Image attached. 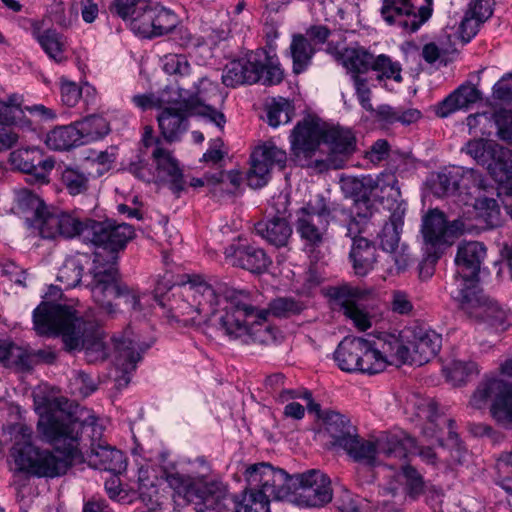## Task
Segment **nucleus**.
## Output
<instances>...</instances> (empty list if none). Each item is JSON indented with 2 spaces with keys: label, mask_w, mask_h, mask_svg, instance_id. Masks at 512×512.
I'll list each match as a JSON object with an SVG mask.
<instances>
[{
  "label": "nucleus",
  "mask_w": 512,
  "mask_h": 512,
  "mask_svg": "<svg viewBox=\"0 0 512 512\" xmlns=\"http://www.w3.org/2000/svg\"><path fill=\"white\" fill-rule=\"evenodd\" d=\"M35 410L39 415L37 428L42 437L54 445V450L40 449L32 443V428L24 423L8 427L14 442L11 457L17 470L37 477H57L65 474L78 455L81 432L93 426L96 417L65 397H57L47 386L33 391Z\"/></svg>",
  "instance_id": "1"
},
{
  "label": "nucleus",
  "mask_w": 512,
  "mask_h": 512,
  "mask_svg": "<svg viewBox=\"0 0 512 512\" xmlns=\"http://www.w3.org/2000/svg\"><path fill=\"white\" fill-rule=\"evenodd\" d=\"M166 285L158 283L154 300L167 307L173 318L185 317V322L208 325L231 339L247 341L264 325L269 311L256 307L249 293L218 284L213 287L200 277L180 286H171V296H163Z\"/></svg>",
  "instance_id": "2"
},
{
  "label": "nucleus",
  "mask_w": 512,
  "mask_h": 512,
  "mask_svg": "<svg viewBox=\"0 0 512 512\" xmlns=\"http://www.w3.org/2000/svg\"><path fill=\"white\" fill-rule=\"evenodd\" d=\"M134 236L133 228L126 223L114 220L93 221L84 230V240H89L103 251H98L93 259L91 288L93 299L107 313H115V307L126 305L133 312H144L150 296L139 295L135 290L122 286L117 281L116 253L126 246Z\"/></svg>",
  "instance_id": "3"
},
{
  "label": "nucleus",
  "mask_w": 512,
  "mask_h": 512,
  "mask_svg": "<svg viewBox=\"0 0 512 512\" xmlns=\"http://www.w3.org/2000/svg\"><path fill=\"white\" fill-rule=\"evenodd\" d=\"M60 289L50 286L45 300L34 310L33 322L40 335H61L68 350L83 348L89 361L104 359L107 355L103 339L98 333H88L85 322L71 307L55 303Z\"/></svg>",
  "instance_id": "4"
},
{
  "label": "nucleus",
  "mask_w": 512,
  "mask_h": 512,
  "mask_svg": "<svg viewBox=\"0 0 512 512\" xmlns=\"http://www.w3.org/2000/svg\"><path fill=\"white\" fill-rule=\"evenodd\" d=\"M289 141L291 154L301 166L309 164L312 155L321 145L328 146V165L333 168H341L343 158L355 150V137L349 129L327 127L313 116L304 118L295 126Z\"/></svg>",
  "instance_id": "5"
},
{
  "label": "nucleus",
  "mask_w": 512,
  "mask_h": 512,
  "mask_svg": "<svg viewBox=\"0 0 512 512\" xmlns=\"http://www.w3.org/2000/svg\"><path fill=\"white\" fill-rule=\"evenodd\" d=\"M262 474L257 479L265 480V484L276 487L272 494L280 501L287 500L307 507H322L333 498L329 477L318 469H310L303 473L288 475L284 470L273 466H262ZM252 479L256 484L258 480Z\"/></svg>",
  "instance_id": "6"
},
{
  "label": "nucleus",
  "mask_w": 512,
  "mask_h": 512,
  "mask_svg": "<svg viewBox=\"0 0 512 512\" xmlns=\"http://www.w3.org/2000/svg\"><path fill=\"white\" fill-rule=\"evenodd\" d=\"M333 444L342 448L355 462L365 466L380 465L384 459L402 460L416 449L414 438L405 432H381L367 439L353 431L335 434Z\"/></svg>",
  "instance_id": "7"
},
{
  "label": "nucleus",
  "mask_w": 512,
  "mask_h": 512,
  "mask_svg": "<svg viewBox=\"0 0 512 512\" xmlns=\"http://www.w3.org/2000/svg\"><path fill=\"white\" fill-rule=\"evenodd\" d=\"M166 481L174 492L187 503L195 504L196 512H226L228 494L225 487L215 481L207 482L204 476L171 473Z\"/></svg>",
  "instance_id": "8"
},
{
  "label": "nucleus",
  "mask_w": 512,
  "mask_h": 512,
  "mask_svg": "<svg viewBox=\"0 0 512 512\" xmlns=\"http://www.w3.org/2000/svg\"><path fill=\"white\" fill-rule=\"evenodd\" d=\"M141 141L146 148L152 147V164L146 167L140 164H132L130 172L145 182L167 183L174 190L182 188V170L177 159L164 147L163 142L154 137L153 129L146 126L142 133Z\"/></svg>",
  "instance_id": "9"
},
{
  "label": "nucleus",
  "mask_w": 512,
  "mask_h": 512,
  "mask_svg": "<svg viewBox=\"0 0 512 512\" xmlns=\"http://www.w3.org/2000/svg\"><path fill=\"white\" fill-rule=\"evenodd\" d=\"M174 102L180 104L184 111L200 116L222 129L226 123L222 112L213 107L214 103L223 102L216 81L208 77L198 78L189 89L173 88Z\"/></svg>",
  "instance_id": "10"
},
{
  "label": "nucleus",
  "mask_w": 512,
  "mask_h": 512,
  "mask_svg": "<svg viewBox=\"0 0 512 512\" xmlns=\"http://www.w3.org/2000/svg\"><path fill=\"white\" fill-rule=\"evenodd\" d=\"M471 230L472 226L466 225L463 218L448 221L441 211H429L423 217L421 227L424 254L438 259L460 235Z\"/></svg>",
  "instance_id": "11"
},
{
  "label": "nucleus",
  "mask_w": 512,
  "mask_h": 512,
  "mask_svg": "<svg viewBox=\"0 0 512 512\" xmlns=\"http://www.w3.org/2000/svg\"><path fill=\"white\" fill-rule=\"evenodd\" d=\"M334 211L323 197H316L297 212L296 231L307 253L312 254L326 240L327 226Z\"/></svg>",
  "instance_id": "12"
},
{
  "label": "nucleus",
  "mask_w": 512,
  "mask_h": 512,
  "mask_svg": "<svg viewBox=\"0 0 512 512\" xmlns=\"http://www.w3.org/2000/svg\"><path fill=\"white\" fill-rule=\"evenodd\" d=\"M452 298L469 318L497 331H504L512 325V314L486 296L481 289L473 290L470 294L453 293Z\"/></svg>",
  "instance_id": "13"
},
{
  "label": "nucleus",
  "mask_w": 512,
  "mask_h": 512,
  "mask_svg": "<svg viewBox=\"0 0 512 512\" xmlns=\"http://www.w3.org/2000/svg\"><path fill=\"white\" fill-rule=\"evenodd\" d=\"M486 256L485 246L477 241L463 242L458 246L455 257L456 264V288L450 294L462 292L470 294L473 290H479L478 280L481 274V265Z\"/></svg>",
  "instance_id": "14"
},
{
  "label": "nucleus",
  "mask_w": 512,
  "mask_h": 512,
  "mask_svg": "<svg viewBox=\"0 0 512 512\" xmlns=\"http://www.w3.org/2000/svg\"><path fill=\"white\" fill-rule=\"evenodd\" d=\"M433 0H384L381 15L388 24L418 30L432 15Z\"/></svg>",
  "instance_id": "15"
},
{
  "label": "nucleus",
  "mask_w": 512,
  "mask_h": 512,
  "mask_svg": "<svg viewBox=\"0 0 512 512\" xmlns=\"http://www.w3.org/2000/svg\"><path fill=\"white\" fill-rule=\"evenodd\" d=\"M287 161L286 151L279 148L273 141H266L257 146L251 154L250 168L246 181L253 189L265 186L274 167L283 169Z\"/></svg>",
  "instance_id": "16"
},
{
  "label": "nucleus",
  "mask_w": 512,
  "mask_h": 512,
  "mask_svg": "<svg viewBox=\"0 0 512 512\" xmlns=\"http://www.w3.org/2000/svg\"><path fill=\"white\" fill-rule=\"evenodd\" d=\"M472 190L473 192H470L471 194L463 201L466 206V210L463 211V218L467 221H476V224H470L472 229L498 226L501 222L500 208L495 199L482 194L486 191L483 181L479 179L477 183L472 185ZM466 225H469V223H466Z\"/></svg>",
  "instance_id": "17"
},
{
  "label": "nucleus",
  "mask_w": 512,
  "mask_h": 512,
  "mask_svg": "<svg viewBox=\"0 0 512 512\" xmlns=\"http://www.w3.org/2000/svg\"><path fill=\"white\" fill-rule=\"evenodd\" d=\"M262 466H272L267 462L255 463L249 465L245 472L244 478L247 483L246 493L241 503L236 506V512H270L269 503L271 499L280 500L276 495L272 494L274 486L265 484V480L258 479L255 483L252 479L256 480L262 474Z\"/></svg>",
  "instance_id": "18"
},
{
  "label": "nucleus",
  "mask_w": 512,
  "mask_h": 512,
  "mask_svg": "<svg viewBox=\"0 0 512 512\" xmlns=\"http://www.w3.org/2000/svg\"><path fill=\"white\" fill-rule=\"evenodd\" d=\"M362 207H366L365 201L355 203L354 211L358 214L359 220L353 219L347 226V235L352 238V248L350 251V258L353 263L354 271L357 275L364 276L369 273L375 262V248L364 237H358L362 232L360 223L367 218V214H360Z\"/></svg>",
  "instance_id": "19"
},
{
  "label": "nucleus",
  "mask_w": 512,
  "mask_h": 512,
  "mask_svg": "<svg viewBox=\"0 0 512 512\" xmlns=\"http://www.w3.org/2000/svg\"><path fill=\"white\" fill-rule=\"evenodd\" d=\"M353 299L347 300L343 304V310L356 328L361 331L369 329L375 322L379 320L381 315L380 300L372 292H365L355 289L352 292Z\"/></svg>",
  "instance_id": "20"
},
{
  "label": "nucleus",
  "mask_w": 512,
  "mask_h": 512,
  "mask_svg": "<svg viewBox=\"0 0 512 512\" xmlns=\"http://www.w3.org/2000/svg\"><path fill=\"white\" fill-rule=\"evenodd\" d=\"M410 330L401 332H383L380 333L375 342L380 350L382 358L385 359L386 367L388 365H402L411 359L410 344L412 342Z\"/></svg>",
  "instance_id": "21"
},
{
  "label": "nucleus",
  "mask_w": 512,
  "mask_h": 512,
  "mask_svg": "<svg viewBox=\"0 0 512 512\" xmlns=\"http://www.w3.org/2000/svg\"><path fill=\"white\" fill-rule=\"evenodd\" d=\"M265 58V50L250 51L231 61L222 75L224 85L235 87L241 84H253L259 81L258 65Z\"/></svg>",
  "instance_id": "22"
},
{
  "label": "nucleus",
  "mask_w": 512,
  "mask_h": 512,
  "mask_svg": "<svg viewBox=\"0 0 512 512\" xmlns=\"http://www.w3.org/2000/svg\"><path fill=\"white\" fill-rule=\"evenodd\" d=\"M10 162L16 169L33 175L40 183H48L50 172L54 168V161L43 158L42 150L37 147L13 151Z\"/></svg>",
  "instance_id": "23"
},
{
  "label": "nucleus",
  "mask_w": 512,
  "mask_h": 512,
  "mask_svg": "<svg viewBox=\"0 0 512 512\" xmlns=\"http://www.w3.org/2000/svg\"><path fill=\"white\" fill-rule=\"evenodd\" d=\"M477 173L473 169L452 167L445 169L437 175V183L433 186V192L437 195L455 194L458 192L459 201H464L471 194L466 192L472 189L471 182L477 183Z\"/></svg>",
  "instance_id": "24"
},
{
  "label": "nucleus",
  "mask_w": 512,
  "mask_h": 512,
  "mask_svg": "<svg viewBox=\"0 0 512 512\" xmlns=\"http://www.w3.org/2000/svg\"><path fill=\"white\" fill-rule=\"evenodd\" d=\"M474 8L467 9L464 16L458 20L450 18L445 33L451 44L457 41L468 43L478 33L481 25L489 19V9L484 7L482 12L474 16Z\"/></svg>",
  "instance_id": "25"
},
{
  "label": "nucleus",
  "mask_w": 512,
  "mask_h": 512,
  "mask_svg": "<svg viewBox=\"0 0 512 512\" xmlns=\"http://www.w3.org/2000/svg\"><path fill=\"white\" fill-rule=\"evenodd\" d=\"M474 8L467 9L464 16L458 20L450 18L445 33L451 44L457 41L468 43L478 33L481 25L489 19V9L484 7L482 12L474 16Z\"/></svg>",
  "instance_id": "26"
},
{
  "label": "nucleus",
  "mask_w": 512,
  "mask_h": 512,
  "mask_svg": "<svg viewBox=\"0 0 512 512\" xmlns=\"http://www.w3.org/2000/svg\"><path fill=\"white\" fill-rule=\"evenodd\" d=\"M137 493L150 512H165L169 501L160 491L159 480L154 471L144 467L138 470Z\"/></svg>",
  "instance_id": "27"
},
{
  "label": "nucleus",
  "mask_w": 512,
  "mask_h": 512,
  "mask_svg": "<svg viewBox=\"0 0 512 512\" xmlns=\"http://www.w3.org/2000/svg\"><path fill=\"white\" fill-rule=\"evenodd\" d=\"M367 350V339L347 337L340 342L334 352V360L342 371L356 373L360 370L361 356Z\"/></svg>",
  "instance_id": "28"
},
{
  "label": "nucleus",
  "mask_w": 512,
  "mask_h": 512,
  "mask_svg": "<svg viewBox=\"0 0 512 512\" xmlns=\"http://www.w3.org/2000/svg\"><path fill=\"white\" fill-rule=\"evenodd\" d=\"M481 98L480 91L470 83L463 84L434 106L437 116L445 118L459 110H468Z\"/></svg>",
  "instance_id": "29"
},
{
  "label": "nucleus",
  "mask_w": 512,
  "mask_h": 512,
  "mask_svg": "<svg viewBox=\"0 0 512 512\" xmlns=\"http://www.w3.org/2000/svg\"><path fill=\"white\" fill-rule=\"evenodd\" d=\"M226 258L234 266L260 273L267 269L271 263L269 257L261 248L254 246H230L226 249Z\"/></svg>",
  "instance_id": "30"
},
{
  "label": "nucleus",
  "mask_w": 512,
  "mask_h": 512,
  "mask_svg": "<svg viewBox=\"0 0 512 512\" xmlns=\"http://www.w3.org/2000/svg\"><path fill=\"white\" fill-rule=\"evenodd\" d=\"M89 463L95 468L119 474L126 468V458L122 451L104 443H92Z\"/></svg>",
  "instance_id": "31"
},
{
  "label": "nucleus",
  "mask_w": 512,
  "mask_h": 512,
  "mask_svg": "<svg viewBox=\"0 0 512 512\" xmlns=\"http://www.w3.org/2000/svg\"><path fill=\"white\" fill-rule=\"evenodd\" d=\"M158 115V124L163 136L172 141L186 129V117L192 115L184 111L178 103H164Z\"/></svg>",
  "instance_id": "32"
},
{
  "label": "nucleus",
  "mask_w": 512,
  "mask_h": 512,
  "mask_svg": "<svg viewBox=\"0 0 512 512\" xmlns=\"http://www.w3.org/2000/svg\"><path fill=\"white\" fill-rule=\"evenodd\" d=\"M370 70L379 85L389 91L394 90L390 83L400 84L403 79L401 64L385 54L374 56Z\"/></svg>",
  "instance_id": "33"
},
{
  "label": "nucleus",
  "mask_w": 512,
  "mask_h": 512,
  "mask_svg": "<svg viewBox=\"0 0 512 512\" xmlns=\"http://www.w3.org/2000/svg\"><path fill=\"white\" fill-rule=\"evenodd\" d=\"M412 336L410 349L413 347L415 353L411 354L409 362L416 365H423L435 357L441 346L440 336L433 331H419Z\"/></svg>",
  "instance_id": "34"
},
{
  "label": "nucleus",
  "mask_w": 512,
  "mask_h": 512,
  "mask_svg": "<svg viewBox=\"0 0 512 512\" xmlns=\"http://www.w3.org/2000/svg\"><path fill=\"white\" fill-rule=\"evenodd\" d=\"M495 388L494 399L490 405V415L504 428L512 425V386H488Z\"/></svg>",
  "instance_id": "35"
},
{
  "label": "nucleus",
  "mask_w": 512,
  "mask_h": 512,
  "mask_svg": "<svg viewBox=\"0 0 512 512\" xmlns=\"http://www.w3.org/2000/svg\"><path fill=\"white\" fill-rule=\"evenodd\" d=\"M78 136L75 122L69 125L56 126L46 134L45 144L51 150L68 151L81 146Z\"/></svg>",
  "instance_id": "36"
},
{
  "label": "nucleus",
  "mask_w": 512,
  "mask_h": 512,
  "mask_svg": "<svg viewBox=\"0 0 512 512\" xmlns=\"http://www.w3.org/2000/svg\"><path fill=\"white\" fill-rule=\"evenodd\" d=\"M257 233L270 244L285 246L292 234V229L283 217H275L256 225Z\"/></svg>",
  "instance_id": "37"
},
{
  "label": "nucleus",
  "mask_w": 512,
  "mask_h": 512,
  "mask_svg": "<svg viewBox=\"0 0 512 512\" xmlns=\"http://www.w3.org/2000/svg\"><path fill=\"white\" fill-rule=\"evenodd\" d=\"M82 145H86L104 138L110 132L108 121L100 115H91L75 121Z\"/></svg>",
  "instance_id": "38"
},
{
  "label": "nucleus",
  "mask_w": 512,
  "mask_h": 512,
  "mask_svg": "<svg viewBox=\"0 0 512 512\" xmlns=\"http://www.w3.org/2000/svg\"><path fill=\"white\" fill-rule=\"evenodd\" d=\"M36 39L50 59L57 63L68 59L69 43L63 34L56 30L48 29L39 33Z\"/></svg>",
  "instance_id": "39"
},
{
  "label": "nucleus",
  "mask_w": 512,
  "mask_h": 512,
  "mask_svg": "<svg viewBox=\"0 0 512 512\" xmlns=\"http://www.w3.org/2000/svg\"><path fill=\"white\" fill-rule=\"evenodd\" d=\"M382 249L393 254V260L399 270L405 269L408 265V254L406 248H399V225L395 222L384 226L380 235Z\"/></svg>",
  "instance_id": "40"
},
{
  "label": "nucleus",
  "mask_w": 512,
  "mask_h": 512,
  "mask_svg": "<svg viewBox=\"0 0 512 512\" xmlns=\"http://www.w3.org/2000/svg\"><path fill=\"white\" fill-rule=\"evenodd\" d=\"M113 345L119 354V358L123 360L129 368L132 369L140 360L141 353L149 347L139 343V341L135 339L133 333L129 331H126L121 336L114 337Z\"/></svg>",
  "instance_id": "41"
},
{
  "label": "nucleus",
  "mask_w": 512,
  "mask_h": 512,
  "mask_svg": "<svg viewBox=\"0 0 512 512\" xmlns=\"http://www.w3.org/2000/svg\"><path fill=\"white\" fill-rule=\"evenodd\" d=\"M90 262L86 254H79L65 260L57 274V280L61 282L66 289L76 287L82 277L84 265Z\"/></svg>",
  "instance_id": "42"
},
{
  "label": "nucleus",
  "mask_w": 512,
  "mask_h": 512,
  "mask_svg": "<svg viewBox=\"0 0 512 512\" xmlns=\"http://www.w3.org/2000/svg\"><path fill=\"white\" fill-rule=\"evenodd\" d=\"M58 171L60 182L70 195H79L88 190L89 176L78 167L64 165Z\"/></svg>",
  "instance_id": "43"
},
{
  "label": "nucleus",
  "mask_w": 512,
  "mask_h": 512,
  "mask_svg": "<svg viewBox=\"0 0 512 512\" xmlns=\"http://www.w3.org/2000/svg\"><path fill=\"white\" fill-rule=\"evenodd\" d=\"M374 55L360 46H351L340 52L342 65L352 72H364L371 68Z\"/></svg>",
  "instance_id": "44"
},
{
  "label": "nucleus",
  "mask_w": 512,
  "mask_h": 512,
  "mask_svg": "<svg viewBox=\"0 0 512 512\" xmlns=\"http://www.w3.org/2000/svg\"><path fill=\"white\" fill-rule=\"evenodd\" d=\"M155 4L148 0L138 6L140 11L130 23V29L141 38H152L154 31Z\"/></svg>",
  "instance_id": "45"
},
{
  "label": "nucleus",
  "mask_w": 512,
  "mask_h": 512,
  "mask_svg": "<svg viewBox=\"0 0 512 512\" xmlns=\"http://www.w3.org/2000/svg\"><path fill=\"white\" fill-rule=\"evenodd\" d=\"M443 373L447 381L472 382L476 380L479 368L472 361L451 360L443 366Z\"/></svg>",
  "instance_id": "46"
},
{
  "label": "nucleus",
  "mask_w": 512,
  "mask_h": 512,
  "mask_svg": "<svg viewBox=\"0 0 512 512\" xmlns=\"http://www.w3.org/2000/svg\"><path fill=\"white\" fill-rule=\"evenodd\" d=\"M0 362L20 371L30 369V355L21 347L7 340H0Z\"/></svg>",
  "instance_id": "47"
},
{
  "label": "nucleus",
  "mask_w": 512,
  "mask_h": 512,
  "mask_svg": "<svg viewBox=\"0 0 512 512\" xmlns=\"http://www.w3.org/2000/svg\"><path fill=\"white\" fill-rule=\"evenodd\" d=\"M290 54L293 61V71L296 74L305 71L311 63L314 48L303 36H295L290 45Z\"/></svg>",
  "instance_id": "48"
},
{
  "label": "nucleus",
  "mask_w": 512,
  "mask_h": 512,
  "mask_svg": "<svg viewBox=\"0 0 512 512\" xmlns=\"http://www.w3.org/2000/svg\"><path fill=\"white\" fill-rule=\"evenodd\" d=\"M257 70L259 81H263L265 84H278L283 79V71L279 66L276 54L272 50H265V58L261 59Z\"/></svg>",
  "instance_id": "49"
},
{
  "label": "nucleus",
  "mask_w": 512,
  "mask_h": 512,
  "mask_svg": "<svg viewBox=\"0 0 512 512\" xmlns=\"http://www.w3.org/2000/svg\"><path fill=\"white\" fill-rule=\"evenodd\" d=\"M22 102L23 96L16 93L9 95L5 100L0 99V126L28 123L17 115Z\"/></svg>",
  "instance_id": "50"
},
{
  "label": "nucleus",
  "mask_w": 512,
  "mask_h": 512,
  "mask_svg": "<svg viewBox=\"0 0 512 512\" xmlns=\"http://www.w3.org/2000/svg\"><path fill=\"white\" fill-rule=\"evenodd\" d=\"M416 408L419 416L424 417L430 425L429 427L423 428V434L428 437H433L435 435V429L432 426L444 411L439 409V404L436 400L427 397L416 396Z\"/></svg>",
  "instance_id": "51"
},
{
  "label": "nucleus",
  "mask_w": 512,
  "mask_h": 512,
  "mask_svg": "<svg viewBox=\"0 0 512 512\" xmlns=\"http://www.w3.org/2000/svg\"><path fill=\"white\" fill-rule=\"evenodd\" d=\"M17 115L24 121H28L26 124H18L21 127H30L32 121H51L56 118V113L51 108L43 104H27L24 99Z\"/></svg>",
  "instance_id": "52"
},
{
  "label": "nucleus",
  "mask_w": 512,
  "mask_h": 512,
  "mask_svg": "<svg viewBox=\"0 0 512 512\" xmlns=\"http://www.w3.org/2000/svg\"><path fill=\"white\" fill-rule=\"evenodd\" d=\"M367 348V352L361 356L359 373L373 375L383 372L386 369L385 359L382 358L375 342L367 339Z\"/></svg>",
  "instance_id": "53"
},
{
  "label": "nucleus",
  "mask_w": 512,
  "mask_h": 512,
  "mask_svg": "<svg viewBox=\"0 0 512 512\" xmlns=\"http://www.w3.org/2000/svg\"><path fill=\"white\" fill-rule=\"evenodd\" d=\"M292 104L284 98L274 99L267 109V120L270 126L277 128L290 122L293 115Z\"/></svg>",
  "instance_id": "54"
},
{
  "label": "nucleus",
  "mask_w": 512,
  "mask_h": 512,
  "mask_svg": "<svg viewBox=\"0 0 512 512\" xmlns=\"http://www.w3.org/2000/svg\"><path fill=\"white\" fill-rule=\"evenodd\" d=\"M401 470L404 478L406 497L411 500L418 499L424 494L427 483L414 467L403 465L401 466Z\"/></svg>",
  "instance_id": "55"
},
{
  "label": "nucleus",
  "mask_w": 512,
  "mask_h": 512,
  "mask_svg": "<svg viewBox=\"0 0 512 512\" xmlns=\"http://www.w3.org/2000/svg\"><path fill=\"white\" fill-rule=\"evenodd\" d=\"M178 25V16L169 9H166L159 4H155L154 15V31L153 37L163 36L170 32H174Z\"/></svg>",
  "instance_id": "56"
},
{
  "label": "nucleus",
  "mask_w": 512,
  "mask_h": 512,
  "mask_svg": "<svg viewBox=\"0 0 512 512\" xmlns=\"http://www.w3.org/2000/svg\"><path fill=\"white\" fill-rule=\"evenodd\" d=\"M135 107L142 111L160 109L164 103H174L173 88L163 90L159 96L155 94H136L131 99Z\"/></svg>",
  "instance_id": "57"
},
{
  "label": "nucleus",
  "mask_w": 512,
  "mask_h": 512,
  "mask_svg": "<svg viewBox=\"0 0 512 512\" xmlns=\"http://www.w3.org/2000/svg\"><path fill=\"white\" fill-rule=\"evenodd\" d=\"M60 213L50 212L47 207L33 220V225L43 238L59 236Z\"/></svg>",
  "instance_id": "58"
},
{
  "label": "nucleus",
  "mask_w": 512,
  "mask_h": 512,
  "mask_svg": "<svg viewBox=\"0 0 512 512\" xmlns=\"http://www.w3.org/2000/svg\"><path fill=\"white\" fill-rule=\"evenodd\" d=\"M161 62L163 71L168 75L184 77L190 74V63L186 56L182 54H167L163 56Z\"/></svg>",
  "instance_id": "59"
},
{
  "label": "nucleus",
  "mask_w": 512,
  "mask_h": 512,
  "mask_svg": "<svg viewBox=\"0 0 512 512\" xmlns=\"http://www.w3.org/2000/svg\"><path fill=\"white\" fill-rule=\"evenodd\" d=\"M173 40L185 48H198L202 45H211L215 41L210 37L196 36L188 28L176 27L173 32Z\"/></svg>",
  "instance_id": "60"
},
{
  "label": "nucleus",
  "mask_w": 512,
  "mask_h": 512,
  "mask_svg": "<svg viewBox=\"0 0 512 512\" xmlns=\"http://www.w3.org/2000/svg\"><path fill=\"white\" fill-rule=\"evenodd\" d=\"M92 221L82 223L78 218L73 215L60 213V230L59 236L67 238L80 235L84 238V230L90 225Z\"/></svg>",
  "instance_id": "61"
},
{
  "label": "nucleus",
  "mask_w": 512,
  "mask_h": 512,
  "mask_svg": "<svg viewBox=\"0 0 512 512\" xmlns=\"http://www.w3.org/2000/svg\"><path fill=\"white\" fill-rule=\"evenodd\" d=\"M116 160V152L114 148L100 151V152H91V154L87 157L88 163L96 169V173L98 176L103 175L105 172L109 171L113 163Z\"/></svg>",
  "instance_id": "62"
},
{
  "label": "nucleus",
  "mask_w": 512,
  "mask_h": 512,
  "mask_svg": "<svg viewBox=\"0 0 512 512\" xmlns=\"http://www.w3.org/2000/svg\"><path fill=\"white\" fill-rule=\"evenodd\" d=\"M18 206L27 212H31L33 220L40 215L46 206L43 201L34 193L28 190H21L17 195Z\"/></svg>",
  "instance_id": "63"
},
{
  "label": "nucleus",
  "mask_w": 512,
  "mask_h": 512,
  "mask_svg": "<svg viewBox=\"0 0 512 512\" xmlns=\"http://www.w3.org/2000/svg\"><path fill=\"white\" fill-rule=\"evenodd\" d=\"M498 136L512 143V110L500 109L494 115Z\"/></svg>",
  "instance_id": "64"
}]
</instances>
